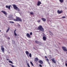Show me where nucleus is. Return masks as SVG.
I'll return each mask as SVG.
<instances>
[{
	"mask_svg": "<svg viewBox=\"0 0 67 67\" xmlns=\"http://www.w3.org/2000/svg\"><path fill=\"white\" fill-rule=\"evenodd\" d=\"M38 30H40V31H41V32H44V28H43L42 26L41 25H40L39 27H38Z\"/></svg>",
	"mask_w": 67,
	"mask_h": 67,
	"instance_id": "nucleus-1",
	"label": "nucleus"
},
{
	"mask_svg": "<svg viewBox=\"0 0 67 67\" xmlns=\"http://www.w3.org/2000/svg\"><path fill=\"white\" fill-rule=\"evenodd\" d=\"M14 21H19V22H22V19L21 18H20L17 17L16 18V19H14Z\"/></svg>",
	"mask_w": 67,
	"mask_h": 67,
	"instance_id": "nucleus-2",
	"label": "nucleus"
},
{
	"mask_svg": "<svg viewBox=\"0 0 67 67\" xmlns=\"http://www.w3.org/2000/svg\"><path fill=\"white\" fill-rule=\"evenodd\" d=\"M13 7H14V9L18 11H19L20 9H19L18 7H17L15 4H13Z\"/></svg>",
	"mask_w": 67,
	"mask_h": 67,
	"instance_id": "nucleus-3",
	"label": "nucleus"
},
{
	"mask_svg": "<svg viewBox=\"0 0 67 67\" xmlns=\"http://www.w3.org/2000/svg\"><path fill=\"white\" fill-rule=\"evenodd\" d=\"M62 49L64 51H67V48L63 46L62 47Z\"/></svg>",
	"mask_w": 67,
	"mask_h": 67,
	"instance_id": "nucleus-4",
	"label": "nucleus"
},
{
	"mask_svg": "<svg viewBox=\"0 0 67 67\" xmlns=\"http://www.w3.org/2000/svg\"><path fill=\"white\" fill-rule=\"evenodd\" d=\"M1 50L3 53H4V48H3V46L2 45L1 46Z\"/></svg>",
	"mask_w": 67,
	"mask_h": 67,
	"instance_id": "nucleus-5",
	"label": "nucleus"
},
{
	"mask_svg": "<svg viewBox=\"0 0 67 67\" xmlns=\"http://www.w3.org/2000/svg\"><path fill=\"white\" fill-rule=\"evenodd\" d=\"M9 20H14V18H13V16H10L8 17Z\"/></svg>",
	"mask_w": 67,
	"mask_h": 67,
	"instance_id": "nucleus-6",
	"label": "nucleus"
},
{
	"mask_svg": "<svg viewBox=\"0 0 67 67\" xmlns=\"http://www.w3.org/2000/svg\"><path fill=\"white\" fill-rule=\"evenodd\" d=\"M57 12L58 14H60L61 13H63V11L61 10L60 11L59 10H58Z\"/></svg>",
	"mask_w": 67,
	"mask_h": 67,
	"instance_id": "nucleus-7",
	"label": "nucleus"
},
{
	"mask_svg": "<svg viewBox=\"0 0 67 67\" xmlns=\"http://www.w3.org/2000/svg\"><path fill=\"white\" fill-rule=\"evenodd\" d=\"M11 7V5H9L8 6V5H7L6 6V8H8L9 10H10V7Z\"/></svg>",
	"mask_w": 67,
	"mask_h": 67,
	"instance_id": "nucleus-8",
	"label": "nucleus"
},
{
	"mask_svg": "<svg viewBox=\"0 0 67 67\" xmlns=\"http://www.w3.org/2000/svg\"><path fill=\"white\" fill-rule=\"evenodd\" d=\"M54 59H55V58H53V59H52L51 60L53 63H56V62Z\"/></svg>",
	"mask_w": 67,
	"mask_h": 67,
	"instance_id": "nucleus-9",
	"label": "nucleus"
},
{
	"mask_svg": "<svg viewBox=\"0 0 67 67\" xmlns=\"http://www.w3.org/2000/svg\"><path fill=\"white\" fill-rule=\"evenodd\" d=\"M41 4V2L40 1H38L37 3V6H39V5H40Z\"/></svg>",
	"mask_w": 67,
	"mask_h": 67,
	"instance_id": "nucleus-10",
	"label": "nucleus"
},
{
	"mask_svg": "<svg viewBox=\"0 0 67 67\" xmlns=\"http://www.w3.org/2000/svg\"><path fill=\"white\" fill-rule=\"evenodd\" d=\"M25 53L27 56L28 57H29V52L28 51H26L25 52Z\"/></svg>",
	"mask_w": 67,
	"mask_h": 67,
	"instance_id": "nucleus-11",
	"label": "nucleus"
},
{
	"mask_svg": "<svg viewBox=\"0 0 67 67\" xmlns=\"http://www.w3.org/2000/svg\"><path fill=\"white\" fill-rule=\"evenodd\" d=\"M44 57L46 59L47 62H49V60L48 59H47L48 58H47L46 56H45Z\"/></svg>",
	"mask_w": 67,
	"mask_h": 67,
	"instance_id": "nucleus-12",
	"label": "nucleus"
},
{
	"mask_svg": "<svg viewBox=\"0 0 67 67\" xmlns=\"http://www.w3.org/2000/svg\"><path fill=\"white\" fill-rule=\"evenodd\" d=\"M26 36H27V37H29V38H31V36H30V34H26Z\"/></svg>",
	"mask_w": 67,
	"mask_h": 67,
	"instance_id": "nucleus-13",
	"label": "nucleus"
},
{
	"mask_svg": "<svg viewBox=\"0 0 67 67\" xmlns=\"http://www.w3.org/2000/svg\"><path fill=\"white\" fill-rule=\"evenodd\" d=\"M1 12H2V13H3L4 14H5V15H7V13H6V12L2 10L1 11Z\"/></svg>",
	"mask_w": 67,
	"mask_h": 67,
	"instance_id": "nucleus-14",
	"label": "nucleus"
},
{
	"mask_svg": "<svg viewBox=\"0 0 67 67\" xmlns=\"http://www.w3.org/2000/svg\"><path fill=\"white\" fill-rule=\"evenodd\" d=\"M41 19L42 20V21H43V22H45V21L46 20V19L44 18H41Z\"/></svg>",
	"mask_w": 67,
	"mask_h": 67,
	"instance_id": "nucleus-15",
	"label": "nucleus"
},
{
	"mask_svg": "<svg viewBox=\"0 0 67 67\" xmlns=\"http://www.w3.org/2000/svg\"><path fill=\"white\" fill-rule=\"evenodd\" d=\"M43 41H46V37L45 36H43Z\"/></svg>",
	"mask_w": 67,
	"mask_h": 67,
	"instance_id": "nucleus-16",
	"label": "nucleus"
},
{
	"mask_svg": "<svg viewBox=\"0 0 67 67\" xmlns=\"http://www.w3.org/2000/svg\"><path fill=\"white\" fill-rule=\"evenodd\" d=\"M49 34H50V35L51 36H53V34L50 31L49 32Z\"/></svg>",
	"mask_w": 67,
	"mask_h": 67,
	"instance_id": "nucleus-17",
	"label": "nucleus"
},
{
	"mask_svg": "<svg viewBox=\"0 0 67 67\" xmlns=\"http://www.w3.org/2000/svg\"><path fill=\"white\" fill-rule=\"evenodd\" d=\"M10 30V27H8V28L7 29V30H6V33H8V32Z\"/></svg>",
	"mask_w": 67,
	"mask_h": 67,
	"instance_id": "nucleus-18",
	"label": "nucleus"
},
{
	"mask_svg": "<svg viewBox=\"0 0 67 67\" xmlns=\"http://www.w3.org/2000/svg\"><path fill=\"white\" fill-rule=\"evenodd\" d=\"M39 62L40 64H42L43 63V61L41 60H40L39 61Z\"/></svg>",
	"mask_w": 67,
	"mask_h": 67,
	"instance_id": "nucleus-19",
	"label": "nucleus"
},
{
	"mask_svg": "<svg viewBox=\"0 0 67 67\" xmlns=\"http://www.w3.org/2000/svg\"><path fill=\"white\" fill-rule=\"evenodd\" d=\"M35 43H37V44H40V42H39L37 41H35Z\"/></svg>",
	"mask_w": 67,
	"mask_h": 67,
	"instance_id": "nucleus-20",
	"label": "nucleus"
},
{
	"mask_svg": "<svg viewBox=\"0 0 67 67\" xmlns=\"http://www.w3.org/2000/svg\"><path fill=\"white\" fill-rule=\"evenodd\" d=\"M35 60L36 62H37L38 60V59L37 58H35Z\"/></svg>",
	"mask_w": 67,
	"mask_h": 67,
	"instance_id": "nucleus-21",
	"label": "nucleus"
},
{
	"mask_svg": "<svg viewBox=\"0 0 67 67\" xmlns=\"http://www.w3.org/2000/svg\"><path fill=\"white\" fill-rule=\"evenodd\" d=\"M9 23H12L13 24H14V22L13 21H9Z\"/></svg>",
	"mask_w": 67,
	"mask_h": 67,
	"instance_id": "nucleus-22",
	"label": "nucleus"
},
{
	"mask_svg": "<svg viewBox=\"0 0 67 67\" xmlns=\"http://www.w3.org/2000/svg\"><path fill=\"white\" fill-rule=\"evenodd\" d=\"M59 1L61 3H63V0H59Z\"/></svg>",
	"mask_w": 67,
	"mask_h": 67,
	"instance_id": "nucleus-23",
	"label": "nucleus"
},
{
	"mask_svg": "<svg viewBox=\"0 0 67 67\" xmlns=\"http://www.w3.org/2000/svg\"><path fill=\"white\" fill-rule=\"evenodd\" d=\"M30 14L31 15H33L34 14V13L33 12H31Z\"/></svg>",
	"mask_w": 67,
	"mask_h": 67,
	"instance_id": "nucleus-24",
	"label": "nucleus"
},
{
	"mask_svg": "<svg viewBox=\"0 0 67 67\" xmlns=\"http://www.w3.org/2000/svg\"><path fill=\"white\" fill-rule=\"evenodd\" d=\"M29 56L30 57H32V55L31 54V53H30V54H29Z\"/></svg>",
	"mask_w": 67,
	"mask_h": 67,
	"instance_id": "nucleus-25",
	"label": "nucleus"
},
{
	"mask_svg": "<svg viewBox=\"0 0 67 67\" xmlns=\"http://www.w3.org/2000/svg\"><path fill=\"white\" fill-rule=\"evenodd\" d=\"M9 62L10 63H11V64H13L12 62L11 61H9Z\"/></svg>",
	"mask_w": 67,
	"mask_h": 67,
	"instance_id": "nucleus-26",
	"label": "nucleus"
},
{
	"mask_svg": "<svg viewBox=\"0 0 67 67\" xmlns=\"http://www.w3.org/2000/svg\"><path fill=\"white\" fill-rule=\"evenodd\" d=\"M37 22L38 23H40L41 22V19H40L39 20H38L37 21Z\"/></svg>",
	"mask_w": 67,
	"mask_h": 67,
	"instance_id": "nucleus-27",
	"label": "nucleus"
},
{
	"mask_svg": "<svg viewBox=\"0 0 67 67\" xmlns=\"http://www.w3.org/2000/svg\"><path fill=\"white\" fill-rule=\"evenodd\" d=\"M9 65L11 66L12 67H14V66L13 65L11 64H10Z\"/></svg>",
	"mask_w": 67,
	"mask_h": 67,
	"instance_id": "nucleus-28",
	"label": "nucleus"
},
{
	"mask_svg": "<svg viewBox=\"0 0 67 67\" xmlns=\"http://www.w3.org/2000/svg\"><path fill=\"white\" fill-rule=\"evenodd\" d=\"M14 35H15V36H17V35L16 34V33H15V32H14Z\"/></svg>",
	"mask_w": 67,
	"mask_h": 67,
	"instance_id": "nucleus-29",
	"label": "nucleus"
},
{
	"mask_svg": "<svg viewBox=\"0 0 67 67\" xmlns=\"http://www.w3.org/2000/svg\"><path fill=\"white\" fill-rule=\"evenodd\" d=\"M27 65L28 67H30V65H29V63H27Z\"/></svg>",
	"mask_w": 67,
	"mask_h": 67,
	"instance_id": "nucleus-30",
	"label": "nucleus"
},
{
	"mask_svg": "<svg viewBox=\"0 0 67 67\" xmlns=\"http://www.w3.org/2000/svg\"><path fill=\"white\" fill-rule=\"evenodd\" d=\"M62 18H63V19H65V18H66V17L65 16H63L62 17Z\"/></svg>",
	"mask_w": 67,
	"mask_h": 67,
	"instance_id": "nucleus-31",
	"label": "nucleus"
},
{
	"mask_svg": "<svg viewBox=\"0 0 67 67\" xmlns=\"http://www.w3.org/2000/svg\"><path fill=\"white\" fill-rule=\"evenodd\" d=\"M30 35H32V33L30 32Z\"/></svg>",
	"mask_w": 67,
	"mask_h": 67,
	"instance_id": "nucleus-32",
	"label": "nucleus"
},
{
	"mask_svg": "<svg viewBox=\"0 0 67 67\" xmlns=\"http://www.w3.org/2000/svg\"><path fill=\"white\" fill-rule=\"evenodd\" d=\"M39 66L40 67H42V65L41 64H39Z\"/></svg>",
	"mask_w": 67,
	"mask_h": 67,
	"instance_id": "nucleus-33",
	"label": "nucleus"
},
{
	"mask_svg": "<svg viewBox=\"0 0 67 67\" xmlns=\"http://www.w3.org/2000/svg\"><path fill=\"white\" fill-rule=\"evenodd\" d=\"M31 65H32V66H34V65H33V64L32 63V64H31Z\"/></svg>",
	"mask_w": 67,
	"mask_h": 67,
	"instance_id": "nucleus-34",
	"label": "nucleus"
},
{
	"mask_svg": "<svg viewBox=\"0 0 67 67\" xmlns=\"http://www.w3.org/2000/svg\"><path fill=\"white\" fill-rule=\"evenodd\" d=\"M30 64H33V63H32V62H30Z\"/></svg>",
	"mask_w": 67,
	"mask_h": 67,
	"instance_id": "nucleus-35",
	"label": "nucleus"
},
{
	"mask_svg": "<svg viewBox=\"0 0 67 67\" xmlns=\"http://www.w3.org/2000/svg\"><path fill=\"white\" fill-rule=\"evenodd\" d=\"M16 29H15V31H14V33H15V31H16Z\"/></svg>",
	"mask_w": 67,
	"mask_h": 67,
	"instance_id": "nucleus-36",
	"label": "nucleus"
},
{
	"mask_svg": "<svg viewBox=\"0 0 67 67\" xmlns=\"http://www.w3.org/2000/svg\"><path fill=\"white\" fill-rule=\"evenodd\" d=\"M65 65L67 67V63L65 64Z\"/></svg>",
	"mask_w": 67,
	"mask_h": 67,
	"instance_id": "nucleus-37",
	"label": "nucleus"
},
{
	"mask_svg": "<svg viewBox=\"0 0 67 67\" xmlns=\"http://www.w3.org/2000/svg\"><path fill=\"white\" fill-rule=\"evenodd\" d=\"M8 39H9V40H10V37H8Z\"/></svg>",
	"mask_w": 67,
	"mask_h": 67,
	"instance_id": "nucleus-38",
	"label": "nucleus"
},
{
	"mask_svg": "<svg viewBox=\"0 0 67 67\" xmlns=\"http://www.w3.org/2000/svg\"><path fill=\"white\" fill-rule=\"evenodd\" d=\"M7 60H9V59H7Z\"/></svg>",
	"mask_w": 67,
	"mask_h": 67,
	"instance_id": "nucleus-39",
	"label": "nucleus"
},
{
	"mask_svg": "<svg viewBox=\"0 0 67 67\" xmlns=\"http://www.w3.org/2000/svg\"><path fill=\"white\" fill-rule=\"evenodd\" d=\"M48 63L49 64H50V63L49 62H48Z\"/></svg>",
	"mask_w": 67,
	"mask_h": 67,
	"instance_id": "nucleus-40",
	"label": "nucleus"
},
{
	"mask_svg": "<svg viewBox=\"0 0 67 67\" xmlns=\"http://www.w3.org/2000/svg\"><path fill=\"white\" fill-rule=\"evenodd\" d=\"M1 32V30H0V32Z\"/></svg>",
	"mask_w": 67,
	"mask_h": 67,
	"instance_id": "nucleus-41",
	"label": "nucleus"
},
{
	"mask_svg": "<svg viewBox=\"0 0 67 67\" xmlns=\"http://www.w3.org/2000/svg\"><path fill=\"white\" fill-rule=\"evenodd\" d=\"M18 25H19V26H20V25L19 24Z\"/></svg>",
	"mask_w": 67,
	"mask_h": 67,
	"instance_id": "nucleus-42",
	"label": "nucleus"
}]
</instances>
